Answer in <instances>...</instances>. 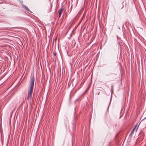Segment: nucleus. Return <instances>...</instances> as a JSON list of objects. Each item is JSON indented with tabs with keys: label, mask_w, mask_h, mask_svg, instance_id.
<instances>
[{
	"label": "nucleus",
	"mask_w": 146,
	"mask_h": 146,
	"mask_svg": "<svg viewBox=\"0 0 146 146\" xmlns=\"http://www.w3.org/2000/svg\"><path fill=\"white\" fill-rule=\"evenodd\" d=\"M34 78L32 77L31 78L30 81V89L29 90L28 93L32 94L34 86Z\"/></svg>",
	"instance_id": "f257e3e1"
},
{
	"label": "nucleus",
	"mask_w": 146,
	"mask_h": 146,
	"mask_svg": "<svg viewBox=\"0 0 146 146\" xmlns=\"http://www.w3.org/2000/svg\"><path fill=\"white\" fill-rule=\"evenodd\" d=\"M136 127H137V125H136L135 126V127L132 130V131H131L130 134V136L132 134H133V133H134V131L135 130L136 131V132L137 131V129H136Z\"/></svg>",
	"instance_id": "f03ea898"
},
{
	"label": "nucleus",
	"mask_w": 146,
	"mask_h": 146,
	"mask_svg": "<svg viewBox=\"0 0 146 146\" xmlns=\"http://www.w3.org/2000/svg\"><path fill=\"white\" fill-rule=\"evenodd\" d=\"M63 7V6L62 7ZM63 10V9L62 7L61 8V9H60L58 11V13L59 14V17H60L61 15L62 11Z\"/></svg>",
	"instance_id": "7ed1b4c3"
},
{
	"label": "nucleus",
	"mask_w": 146,
	"mask_h": 146,
	"mask_svg": "<svg viewBox=\"0 0 146 146\" xmlns=\"http://www.w3.org/2000/svg\"><path fill=\"white\" fill-rule=\"evenodd\" d=\"M32 94L28 93L27 98L31 100L32 98Z\"/></svg>",
	"instance_id": "20e7f679"
},
{
	"label": "nucleus",
	"mask_w": 146,
	"mask_h": 146,
	"mask_svg": "<svg viewBox=\"0 0 146 146\" xmlns=\"http://www.w3.org/2000/svg\"><path fill=\"white\" fill-rule=\"evenodd\" d=\"M23 7L26 9V10L28 11L29 12H31V11H30V10H29L28 8L26 5H23Z\"/></svg>",
	"instance_id": "39448f33"
},
{
	"label": "nucleus",
	"mask_w": 146,
	"mask_h": 146,
	"mask_svg": "<svg viewBox=\"0 0 146 146\" xmlns=\"http://www.w3.org/2000/svg\"><path fill=\"white\" fill-rule=\"evenodd\" d=\"M121 9H122V8H123V5L122 4V3L121 4Z\"/></svg>",
	"instance_id": "423d86ee"
},
{
	"label": "nucleus",
	"mask_w": 146,
	"mask_h": 146,
	"mask_svg": "<svg viewBox=\"0 0 146 146\" xmlns=\"http://www.w3.org/2000/svg\"><path fill=\"white\" fill-rule=\"evenodd\" d=\"M56 53H54V56H55L56 55Z\"/></svg>",
	"instance_id": "0eeeda50"
},
{
	"label": "nucleus",
	"mask_w": 146,
	"mask_h": 146,
	"mask_svg": "<svg viewBox=\"0 0 146 146\" xmlns=\"http://www.w3.org/2000/svg\"><path fill=\"white\" fill-rule=\"evenodd\" d=\"M100 92H99L98 93V95H99V94H100Z\"/></svg>",
	"instance_id": "6e6552de"
}]
</instances>
